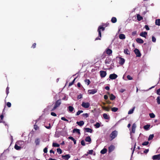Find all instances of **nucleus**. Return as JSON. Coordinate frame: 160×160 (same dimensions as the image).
<instances>
[{
	"label": "nucleus",
	"instance_id": "obj_1",
	"mask_svg": "<svg viewBox=\"0 0 160 160\" xmlns=\"http://www.w3.org/2000/svg\"><path fill=\"white\" fill-rule=\"evenodd\" d=\"M105 29L103 27L100 26L98 29V32L99 33V36L100 37V38H97L95 39V40H100L101 39V31H104Z\"/></svg>",
	"mask_w": 160,
	"mask_h": 160
},
{
	"label": "nucleus",
	"instance_id": "obj_2",
	"mask_svg": "<svg viewBox=\"0 0 160 160\" xmlns=\"http://www.w3.org/2000/svg\"><path fill=\"white\" fill-rule=\"evenodd\" d=\"M118 132L116 130H115L112 132L110 135V138H111L112 140L114 139L117 137L118 135Z\"/></svg>",
	"mask_w": 160,
	"mask_h": 160
},
{
	"label": "nucleus",
	"instance_id": "obj_3",
	"mask_svg": "<svg viewBox=\"0 0 160 160\" xmlns=\"http://www.w3.org/2000/svg\"><path fill=\"white\" fill-rule=\"evenodd\" d=\"M61 103V100L59 99L57 100L55 104V106L52 109L51 111H53L55 110L57 107H59Z\"/></svg>",
	"mask_w": 160,
	"mask_h": 160
},
{
	"label": "nucleus",
	"instance_id": "obj_4",
	"mask_svg": "<svg viewBox=\"0 0 160 160\" xmlns=\"http://www.w3.org/2000/svg\"><path fill=\"white\" fill-rule=\"evenodd\" d=\"M17 144L21 147L22 148H23L25 145V142L23 141H18L16 142Z\"/></svg>",
	"mask_w": 160,
	"mask_h": 160
},
{
	"label": "nucleus",
	"instance_id": "obj_5",
	"mask_svg": "<svg viewBox=\"0 0 160 160\" xmlns=\"http://www.w3.org/2000/svg\"><path fill=\"white\" fill-rule=\"evenodd\" d=\"M81 106L85 108H88L90 107V104L88 102H82Z\"/></svg>",
	"mask_w": 160,
	"mask_h": 160
},
{
	"label": "nucleus",
	"instance_id": "obj_6",
	"mask_svg": "<svg viewBox=\"0 0 160 160\" xmlns=\"http://www.w3.org/2000/svg\"><path fill=\"white\" fill-rule=\"evenodd\" d=\"M97 92V89H93L89 90L88 91V92L89 94H93L96 93Z\"/></svg>",
	"mask_w": 160,
	"mask_h": 160
},
{
	"label": "nucleus",
	"instance_id": "obj_7",
	"mask_svg": "<svg viewBox=\"0 0 160 160\" xmlns=\"http://www.w3.org/2000/svg\"><path fill=\"white\" fill-rule=\"evenodd\" d=\"M134 52L137 57H140L141 56V54L138 49H135L134 50Z\"/></svg>",
	"mask_w": 160,
	"mask_h": 160
},
{
	"label": "nucleus",
	"instance_id": "obj_8",
	"mask_svg": "<svg viewBox=\"0 0 160 160\" xmlns=\"http://www.w3.org/2000/svg\"><path fill=\"white\" fill-rule=\"evenodd\" d=\"M118 76L114 73L111 74L110 75L109 78L111 79H115L117 78Z\"/></svg>",
	"mask_w": 160,
	"mask_h": 160
},
{
	"label": "nucleus",
	"instance_id": "obj_9",
	"mask_svg": "<svg viewBox=\"0 0 160 160\" xmlns=\"http://www.w3.org/2000/svg\"><path fill=\"white\" fill-rule=\"evenodd\" d=\"M100 76L102 78L105 77L107 75V73H106V72L105 71H100Z\"/></svg>",
	"mask_w": 160,
	"mask_h": 160
},
{
	"label": "nucleus",
	"instance_id": "obj_10",
	"mask_svg": "<svg viewBox=\"0 0 160 160\" xmlns=\"http://www.w3.org/2000/svg\"><path fill=\"white\" fill-rule=\"evenodd\" d=\"M152 158L154 160H160V154L153 156L152 157Z\"/></svg>",
	"mask_w": 160,
	"mask_h": 160
},
{
	"label": "nucleus",
	"instance_id": "obj_11",
	"mask_svg": "<svg viewBox=\"0 0 160 160\" xmlns=\"http://www.w3.org/2000/svg\"><path fill=\"white\" fill-rule=\"evenodd\" d=\"M70 155L69 154H67L65 155H62V157L65 160H68L70 158Z\"/></svg>",
	"mask_w": 160,
	"mask_h": 160
},
{
	"label": "nucleus",
	"instance_id": "obj_12",
	"mask_svg": "<svg viewBox=\"0 0 160 160\" xmlns=\"http://www.w3.org/2000/svg\"><path fill=\"white\" fill-rule=\"evenodd\" d=\"M115 149V147L113 145H111L108 148V152H111L112 151Z\"/></svg>",
	"mask_w": 160,
	"mask_h": 160
},
{
	"label": "nucleus",
	"instance_id": "obj_13",
	"mask_svg": "<svg viewBox=\"0 0 160 160\" xmlns=\"http://www.w3.org/2000/svg\"><path fill=\"white\" fill-rule=\"evenodd\" d=\"M136 127V124L135 123H133L132 127V132L133 133H135Z\"/></svg>",
	"mask_w": 160,
	"mask_h": 160
},
{
	"label": "nucleus",
	"instance_id": "obj_14",
	"mask_svg": "<svg viewBox=\"0 0 160 160\" xmlns=\"http://www.w3.org/2000/svg\"><path fill=\"white\" fill-rule=\"evenodd\" d=\"M147 34V32H141L140 34V35L141 36L143 37L144 38H146V36Z\"/></svg>",
	"mask_w": 160,
	"mask_h": 160
},
{
	"label": "nucleus",
	"instance_id": "obj_15",
	"mask_svg": "<svg viewBox=\"0 0 160 160\" xmlns=\"http://www.w3.org/2000/svg\"><path fill=\"white\" fill-rule=\"evenodd\" d=\"M125 62V59L122 58H119V63L121 65H123Z\"/></svg>",
	"mask_w": 160,
	"mask_h": 160
},
{
	"label": "nucleus",
	"instance_id": "obj_16",
	"mask_svg": "<svg viewBox=\"0 0 160 160\" xmlns=\"http://www.w3.org/2000/svg\"><path fill=\"white\" fill-rule=\"evenodd\" d=\"M136 42L142 44L144 42L140 38H137L136 39Z\"/></svg>",
	"mask_w": 160,
	"mask_h": 160
},
{
	"label": "nucleus",
	"instance_id": "obj_17",
	"mask_svg": "<svg viewBox=\"0 0 160 160\" xmlns=\"http://www.w3.org/2000/svg\"><path fill=\"white\" fill-rule=\"evenodd\" d=\"M119 38L121 39H124L126 37L124 34H120L119 35Z\"/></svg>",
	"mask_w": 160,
	"mask_h": 160
},
{
	"label": "nucleus",
	"instance_id": "obj_18",
	"mask_svg": "<svg viewBox=\"0 0 160 160\" xmlns=\"http://www.w3.org/2000/svg\"><path fill=\"white\" fill-rule=\"evenodd\" d=\"M14 148L17 150H20L22 148L21 147L18 146L16 143L14 146Z\"/></svg>",
	"mask_w": 160,
	"mask_h": 160
},
{
	"label": "nucleus",
	"instance_id": "obj_19",
	"mask_svg": "<svg viewBox=\"0 0 160 160\" xmlns=\"http://www.w3.org/2000/svg\"><path fill=\"white\" fill-rule=\"evenodd\" d=\"M103 118L105 119H109L110 117L109 115L106 113H104L103 114Z\"/></svg>",
	"mask_w": 160,
	"mask_h": 160
},
{
	"label": "nucleus",
	"instance_id": "obj_20",
	"mask_svg": "<svg viewBox=\"0 0 160 160\" xmlns=\"http://www.w3.org/2000/svg\"><path fill=\"white\" fill-rule=\"evenodd\" d=\"M106 52L107 54L108 55H110L112 53V50L109 48H108L106 50Z\"/></svg>",
	"mask_w": 160,
	"mask_h": 160
},
{
	"label": "nucleus",
	"instance_id": "obj_21",
	"mask_svg": "<svg viewBox=\"0 0 160 160\" xmlns=\"http://www.w3.org/2000/svg\"><path fill=\"white\" fill-rule=\"evenodd\" d=\"M77 123L79 126H83L84 123L83 121H81L80 122H77Z\"/></svg>",
	"mask_w": 160,
	"mask_h": 160
},
{
	"label": "nucleus",
	"instance_id": "obj_22",
	"mask_svg": "<svg viewBox=\"0 0 160 160\" xmlns=\"http://www.w3.org/2000/svg\"><path fill=\"white\" fill-rule=\"evenodd\" d=\"M85 141L86 142H89V143H90L91 142V139L89 136H88L85 139Z\"/></svg>",
	"mask_w": 160,
	"mask_h": 160
},
{
	"label": "nucleus",
	"instance_id": "obj_23",
	"mask_svg": "<svg viewBox=\"0 0 160 160\" xmlns=\"http://www.w3.org/2000/svg\"><path fill=\"white\" fill-rule=\"evenodd\" d=\"M40 140L39 138H36L35 140V142L36 145H38L40 144Z\"/></svg>",
	"mask_w": 160,
	"mask_h": 160
},
{
	"label": "nucleus",
	"instance_id": "obj_24",
	"mask_svg": "<svg viewBox=\"0 0 160 160\" xmlns=\"http://www.w3.org/2000/svg\"><path fill=\"white\" fill-rule=\"evenodd\" d=\"M107 151V149L104 148L100 152L101 154H103L106 153Z\"/></svg>",
	"mask_w": 160,
	"mask_h": 160
},
{
	"label": "nucleus",
	"instance_id": "obj_25",
	"mask_svg": "<svg viewBox=\"0 0 160 160\" xmlns=\"http://www.w3.org/2000/svg\"><path fill=\"white\" fill-rule=\"evenodd\" d=\"M137 20L139 21H140L141 20L143 19L142 17V16H141L139 14H138L137 15Z\"/></svg>",
	"mask_w": 160,
	"mask_h": 160
},
{
	"label": "nucleus",
	"instance_id": "obj_26",
	"mask_svg": "<svg viewBox=\"0 0 160 160\" xmlns=\"http://www.w3.org/2000/svg\"><path fill=\"white\" fill-rule=\"evenodd\" d=\"M135 108V107H134L132 109L129 110L128 112V114H132L133 113L134 111V110Z\"/></svg>",
	"mask_w": 160,
	"mask_h": 160
},
{
	"label": "nucleus",
	"instance_id": "obj_27",
	"mask_svg": "<svg viewBox=\"0 0 160 160\" xmlns=\"http://www.w3.org/2000/svg\"><path fill=\"white\" fill-rule=\"evenodd\" d=\"M110 98L111 100H113L116 97L113 94H111L110 95Z\"/></svg>",
	"mask_w": 160,
	"mask_h": 160
},
{
	"label": "nucleus",
	"instance_id": "obj_28",
	"mask_svg": "<svg viewBox=\"0 0 160 160\" xmlns=\"http://www.w3.org/2000/svg\"><path fill=\"white\" fill-rule=\"evenodd\" d=\"M73 133L76 132L78 133L79 134H80V130L79 129H74L73 130Z\"/></svg>",
	"mask_w": 160,
	"mask_h": 160
},
{
	"label": "nucleus",
	"instance_id": "obj_29",
	"mask_svg": "<svg viewBox=\"0 0 160 160\" xmlns=\"http://www.w3.org/2000/svg\"><path fill=\"white\" fill-rule=\"evenodd\" d=\"M124 53L126 54H129L130 52L129 50L128 49H125L124 50Z\"/></svg>",
	"mask_w": 160,
	"mask_h": 160
},
{
	"label": "nucleus",
	"instance_id": "obj_30",
	"mask_svg": "<svg viewBox=\"0 0 160 160\" xmlns=\"http://www.w3.org/2000/svg\"><path fill=\"white\" fill-rule=\"evenodd\" d=\"M85 129L86 130V131L87 132H89L90 133H92V130L91 128H85Z\"/></svg>",
	"mask_w": 160,
	"mask_h": 160
},
{
	"label": "nucleus",
	"instance_id": "obj_31",
	"mask_svg": "<svg viewBox=\"0 0 160 160\" xmlns=\"http://www.w3.org/2000/svg\"><path fill=\"white\" fill-rule=\"evenodd\" d=\"M155 24L156 25H160V19H157L155 21Z\"/></svg>",
	"mask_w": 160,
	"mask_h": 160
},
{
	"label": "nucleus",
	"instance_id": "obj_32",
	"mask_svg": "<svg viewBox=\"0 0 160 160\" xmlns=\"http://www.w3.org/2000/svg\"><path fill=\"white\" fill-rule=\"evenodd\" d=\"M102 108L103 109H104V110H105L107 111L108 112L110 110V108H108L105 107L104 106H102Z\"/></svg>",
	"mask_w": 160,
	"mask_h": 160
},
{
	"label": "nucleus",
	"instance_id": "obj_33",
	"mask_svg": "<svg viewBox=\"0 0 160 160\" xmlns=\"http://www.w3.org/2000/svg\"><path fill=\"white\" fill-rule=\"evenodd\" d=\"M111 21L112 23H115L117 22L116 18L115 17H112L111 19Z\"/></svg>",
	"mask_w": 160,
	"mask_h": 160
},
{
	"label": "nucleus",
	"instance_id": "obj_34",
	"mask_svg": "<svg viewBox=\"0 0 160 160\" xmlns=\"http://www.w3.org/2000/svg\"><path fill=\"white\" fill-rule=\"evenodd\" d=\"M74 109V108L71 106H70L68 107V110L70 112H72L73 110Z\"/></svg>",
	"mask_w": 160,
	"mask_h": 160
},
{
	"label": "nucleus",
	"instance_id": "obj_35",
	"mask_svg": "<svg viewBox=\"0 0 160 160\" xmlns=\"http://www.w3.org/2000/svg\"><path fill=\"white\" fill-rule=\"evenodd\" d=\"M154 137V135L153 134H151L149 136V137L148 138V141H149V140H150L152 139V138H153Z\"/></svg>",
	"mask_w": 160,
	"mask_h": 160
},
{
	"label": "nucleus",
	"instance_id": "obj_36",
	"mask_svg": "<svg viewBox=\"0 0 160 160\" xmlns=\"http://www.w3.org/2000/svg\"><path fill=\"white\" fill-rule=\"evenodd\" d=\"M111 110L112 112H116L118 110V108H117L113 107L111 108Z\"/></svg>",
	"mask_w": 160,
	"mask_h": 160
},
{
	"label": "nucleus",
	"instance_id": "obj_37",
	"mask_svg": "<svg viewBox=\"0 0 160 160\" xmlns=\"http://www.w3.org/2000/svg\"><path fill=\"white\" fill-rule=\"evenodd\" d=\"M59 145L56 143H52V146L54 147H59Z\"/></svg>",
	"mask_w": 160,
	"mask_h": 160
},
{
	"label": "nucleus",
	"instance_id": "obj_38",
	"mask_svg": "<svg viewBox=\"0 0 160 160\" xmlns=\"http://www.w3.org/2000/svg\"><path fill=\"white\" fill-rule=\"evenodd\" d=\"M149 116L151 118H153L155 117V115L153 113H150L149 114Z\"/></svg>",
	"mask_w": 160,
	"mask_h": 160
},
{
	"label": "nucleus",
	"instance_id": "obj_39",
	"mask_svg": "<svg viewBox=\"0 0 160 160\" xmlns=\"http://www.w3.org/2000/svg\"><path fill=\"white\" fill-rule=\"evenodd\" d=\"M57 152L59 154H61L62 153V150L60 148H57Z\"/></svg>",
	"mask_w": 160,
	"mask_h": 160
},
{
	"label": "nucleus",
	"instance_id": "obj_40",
	"mask_svg": "<svg viewBox=\"0 0 160 160\" xmlns=\"http://www.w3.org/2000/svg\"><path fill=\"white\" fill-rule=\"evenodd\" d=\"M150 127V125H146L144 126V128L145 130H148Z\"/></svg>",
	"mask_w": 160,
	"mask_h": 160
},
{
	"label": "nucleus",
	"instance_id": "obj_41",
	"mask_svg": "<svg viewBox=\"0 0 160 160\" xmlns=\"http://www.w3.org/2000/svg\"><path fill=\"white\" fill-rule=\"evenodd\" d=\"M157 101L158 104H160V97H158L157 98Z\"/></svg>",
	"mask_w": 160,
	"mask_h": 160
},
{
	"label": "nucleus",
	"instance_id": "obj_42",
	"mask_svg": "<svg viewBox=\"0 0 160 160\" xmlns=\"http://www.w3.org/2000/svg\"><path fill=\"white\" fill-rule=\"evenodd\" d=\"M110 62L109 58H107L105 60V62L106 64H109Z\"/></svg>",
	"mask_w": 160,
	"mask_h": 160
},
{
	"label": "nucleus",
	"instance_id": "obj_43",
	"mask_svg": "<svg viewBox=\"0 0 160 160\" xmlns=\"http://www.w3.org/2000/svg\"><path fill=\"white\" fill-rule=\"evenodd\" d=\"M149 143V142L148 141H146L144 142L142 144V145L143 146H146L148 145Z\"/></svg>",
	"mask_w": 160,
	"mask_h": 160
},
{
	"label": "nucleus",
	"instance_id": "obj_44",
	"mask_svg": "<svg viewBox=\"0 0 160 160\" xmlns=\"http://www.w3.org/2000/svg\"><path fill=\"white\" fill-rule=\"evenodd\" d=\"M83 112V111L82 110H79L76 113V115H79L80 113H82Z\"/></svg>",
	"mask_w": 160,
	"mask_h": 160
},
{
	"label": "nucleus",
	"instance_id": "obj_45",
	"mask_svg": "<svg viewBox=\"0 0 160 160\" xmlns=\"http://www.w3.org/2000/svg\"><path fill=\"white\" fill-rule=\"evenodd\" d=\"M95 126L97 128H99L100 126V124L99 122H97L95 125Z\"/></svg>",
	"mask_w": 160,
	"mask_h": 160
},
{
	"label": "nucleus",
	"instance_id": "obj_46",
	"mask_svg": "<svg viewBox=\"0 0 160 160\" xmlns=\"http://www.w3.org/2000/svg\"><path fill=\"white\" fill-rule=\"evenodd\" d=\"M82 115L83 116L85 117L86 118H87L89 116L88 114L87 113H83L82 114Z\"/></svg>",
	"mask_w": 160,
	"mask_h": 160
},
{
	"label": "nucleus",
	"instance_id": "obj_47",
	"mask_svg": "<svg viewBox=\"0 0 160 160\" xmlns=\"http://www.w3.org/2000/svg\"><path fill=\"white\" fill-rule=\"evenodd\" d=\"M85 82H86V83H87V85H89L90 83V81L89 79H86L85 80Z\"/></svg>",
	"mask_w": 160,
	"mask_h": 160
},
{
	"label": "nucleus",
	"instance_id": "obj_48",
	"mask_svg": "<svg viewBox=\"0 0 160 160\" xmlns=\"http://www.w3.org/2000/svg\"><path fill=\"white\" fill-rule=\"evenodd\" d=\"M93 152V151L92 150H89L87 153H88V154H92Z\"/></svg>",
	"mask_w": 160,
	"mask_h": 160
},
{
	"label": "nucleus",
	"instance_id": "obj_49",
	"mask_svg": "<svg viewBox=\"0 0 160 160\" xmlns=\"http://www.w3.org/2000/svg\"><path fill=\"white\" fill-rule=\"evenodd\" d=\"M61 120H63V121H67V122H68V119H66L64 117H62L61 118Z\"/></svg>",
	"mask_w": 160,
	"mask_h": 160
},
{
	"label": "nucleus",
	"instance_id": "obj_50",
	"mask_svg": "<svg viewBox=\"0 0 160 160\" xmlns=\"http://www.w3.org/2000/svg\"><path fill=\"white\" fill-rule=\"evenodd\" d=\"M128 79L129 80H131L132 79V78L129 75H128L127 76Z\"/></svg>",
	"mask_w": 160,
	"mask_h": 160
},
{
	"label": "nucleus",
	"instance_id": "obj_51",
	"mask_svg": "<svg viewBox=\"0 0 160 160\" xmlns=\"http://www.w3.org/2000/svg\"><path fill=\"white\" fill-rule=\"evenodd\" d=\"M152 41L153 42H156V39L154 36L152 37Z\"/></svg>",
	"mask_w": 160,
	"mask_h": 160
},
{
	"label": "nucleus",
	"instance_id": "obj_52",
	"mask_svg": "<svg viewBox=\"0 0 160 160\" xmlns=\"http://www.w3.org/2000/svg\"><path fill=\"white\" fill-rule=\"evenodd\" d=\"M81 144L82 145V146H85V142L83 140H82L81 142Z\"/></svg>",
	"mask_w": 160,
	"mask_h": 160
},
{
	"label": "nucleus",
	"instance_id": "obj_53",
	"mask_svg": "<svg viewBox=\"0 0 160 160\" xmlns=\"http://www.w3.org/2000/svg\"><path fill=\"white\" fill-rule=\"evenodd\" d=\"M157 94L160 95V88L157 90Z\"/></svg>",
	"mask_w": 160,
	"mask_h": 160
},
{
	"label": "nucleus",
	"instance_id": "obj_54",
	"mask_svg": "<svg viewBox=\"0 0 160 160\" xmlns=\"http://www.w3.org/2000/svg\"><path fill=\"white\" fill-rule=\"evenodd\" d=\"M34 128L35 130H37L38 129L39 127L37 125H34Z\"/></svg>",
	"mask_w": 160,
	"mask_h": 160
},
{
	"label": "nucleus",
	"instance_id": "obj_55",
	"mask_svg": "<svg viewBox=\"0 0 160 160\" xmlns=\"http://www.w3.org/2000/svg\"><path fill=\"white\" fill-rule=\"evenodd\" d=\"M76 79V78H74L72 82L69 83V86H71V85H72V84H73V83H74V82H75V80Z\"/></svg>",
	"mask_w": 160,
	"mask_h": 160
},
{
	"label": "nucleus",
	"instance_id": "obj_56",
	"mask_svg": "<svg viewBox=\"0 0 160 160\" xmlns=\"http://www.w3.org/2000/svg\"><path fill=\"white\" fill-rule=\"evenodd\" d=\"M7 105L8 107H11V104L10 102H8Z\"/></svg>",
	"mask_w": 160,
	"mask_h": 160
},
{
	"label": "nucleus",
	"instance_id": "obj_57",
	"mask_svg": "<svg viewBox=\"0 0 160 160\" xmlns=\"http://www.w3.org/2000/svg\"><path fill=\"white\" fill-rule=\"evenodd\" d=\"M43 152L45 153H47V152H48V148L47 147L45 148L44 149H43Z\"/></svg>",
	"mask_w": 160,
	"mask_h": 160
},
{
	"label": "nucleus",
	"instance_id": "obj_58",
	"mask_svg": "<svg viewBox=\"0 0 160 160\" xmlns=\"http://www.w3.org/2000/svg\"><path fill=\"white\" fill-rule=\"evenodd\" d=\"M51 114L52 116H57L56 114L54 112H52L51 113Z\"/></svg>",
	"mask_w": 160,
	"mask_h": 160
},
{
	"label": "nucleus",
	"instance_id": "obj_59",
	"mask_svg": "<svg viewBox=\"0 0 160 160\" xmlns=\"http://www.w3.org/2000/svg\"><path fill=\"white\" fill-rule=\"evenodd\" d=\"M82 95L81 94H80L78 96L77 98H78V99H79L81 98H82Z\"/></svg>",
	"mask_w": 160,
	"mask_h": 160
},
{
	"label": "nucleus",
	"instance_id": "obj_60",
	"mask_svg": "<svg viewBox=\"0 0 160 160\" xmlns=\"http://www.w3.org/2000/svg\"><path fill=\"white\" fill-rule=\"evenodd\" d=\"M145 29L147 30H149V28L148 25H146L145 26Z\"/></svg>",
	"mask_w": 160,
	"mask_h": 160
},
{
	"label": "nucleus",
	"instance_id": "obj_61",
	"mask_svg": "<svg viewBox=\"0 0 160 160\" xmlns=\"http://www.w3.org/2000/svg\"><path fill=\"white\" fill-rule=\"evenodd\" d=\"M45 127L46 128L48 129H49L50 128H51V126H50V123L49 124V125L48 126H45Z\"/></svg>",
	"mask_w": 160,
	"mask_h": 160
},
{
	"label": "nucleus",
	"instance_id": "obj_62",
	"mask_svg": "<svg viewBox=\"0 0 160 160\" xmlns=\"http://www.w3.org/2000/svg\"><path fill=\"white\" fill-rule=\"evenodd\" d=\"M68 139H71V140H72V141L74 140V139L72 137H71V136L69 137Z\"/></svg>",
	"mask_w": 160,
	"mask_h": 160
},
{
	"label": "nucleus",
	"instance_id": "obj_63",
	"mask_svg": "<svg viewBox=\"0 0 160 160\" xmlns=\"http://www.w3.org/2000/svg\"><path fill=\"white\" fill-rule=\"evenodd\" d=\"M104 99L107 100L108 99V97L107 95H104Z\"/></svg>",
	"mask_w": 160,
	"mask_h": 160
},
{
	"label": "nucleus",
	"instance_id": "obj_64",
	"mask_svg": "<svg viewBox=\"0 0 160 160\" xmlns=\"http://www.w3.org/2000/svg\"><path fill=\"white\" fill-rule=\"evenodd\" d=\"M125 90L124 89H120V91L122 93V92H124L125 91Z\"/></svg>",
	"mask_w": 160,
	"mask_h": 160
}]
</instances>
